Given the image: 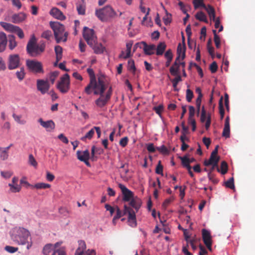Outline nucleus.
Returning a JSON list of instances; mask_svg holds the SVG:
<instances>
[{"mask_svg":"<svg viewBox=\"0 0 255 255\" xmlns=\"http://www.w3.org/2000/svg\"><path fill=\"white\" fill-rule=\"evenodd\" d=\"M11 239L19 245H24L27 243V240L30 236L29 231L22 227H15L10 231Z\"/></svg>","mask_w":255,"mask_h":255,"instance_id":"obj_1","label":"nucleus"},{"mask_svg":"<svg viewBox=\"0 0 255 255\" xmlns=\"http://www.w3.org/2000/svg\"><path fill=\"white\" fill-rule=\"evenodd\" d=\"M49 24L54 32L56 42H66L68 33L65 31L64 25L57 21H50Z\"/></svg>","mask_w":255,"mask_h":255,"instance_id":"obj_2","label":"nucleus"},{"mask_svg":"<svg viewBox=\"0 0 255 255\" xmlns=\"http://www.w3.org/2000/svg\"><path fill=\"white\" fill-rule=\"evenodd\" d=\"M45 49L44 44L38 45L36 43V39L34 35L31 37L26 46L27 53L32 57H36L43 52Z\"/></svg>","mask_w":255,"mask_h":255,"instance_id":"obj_3","label":"nucleus"},{"mask_svg":"<svg viewBox=\"0 0 255 255\" xmlns=\"http://www.w3.org/2000/svg\"><path fill=\"white\" fill-rule=\"evenodd\" d=\"M95 15L101 21L106 22L114 18L117 13L110 5H108L102 8L96 9Z\"/></svg>","mask_w":255,"mask_h":255,"instance_id":"obj_4","label":"nucleus"},{"mask_svg":"<svg viewBox=\"0 0 255 255\" xmlns=\"http://www.w3.org/2000/svg\"><path fill=\"white\" fill-rule=\"evenodd\" d=\"M57 89L62 94L67 93L70 88V76L68 74H65L62 76L56 85Z\"/></svg>","mask_w":255,"mask_h":255,"instance_id":"obj_5","label":"nucleus"},{"mask_svg":"<svg viewBox=\"0 0 255 255\" xmlns=\"http://www.w3.org/2000/svg\"><path fill=\"white\" fill-rule=\"evenodd\" d=\"M26 65L28 70L35 73H43L44 72L42 63L34 60H27Z\"/></svg>","mask_w":255,"mask_h":255,"instance_id":"obj_6","label":"nucleus"},{"mask_svg":"<svg viewBox=\"0 0 255 255\" xmlns=\"http://www.w3.org/2000/svg\"><path fill=\"white\" fill-rule=\"evenodd\" d=\"M83 35L89 46H93L94 42L97 41V36L93 29L85 26L83 28Z\"/></svg>","mask_w":255,"mask_h":255,"instance_id":"obj_7","label":"nucleus"},{"mask_svg":"<svg viewBox=\"0 0 255 255\" xmlns=\"http://www.w3.org/2000/svg\"><path fill=\"white\" fill-rule=\"evenodd\" d=\"M94 85V94L95 95L104 94L105 91L106 89V85L103 79L101 78H99L98 82L96 80L93 82Z\"/></svg>","mask_w":255,"mask_h":255,"instance_id":"obj_8","label":"nucleus"},{"mask_svg":"<svg viewBox=\"0 0 255 255\" xmlns=\"http://www.w3.org/2000/svg\"><path fill=\"white\" fill-rule=\"evenodd\" d=\"M20 57L18 54H10L7 59V67L8 69H16L20 66Z\"/></svg>","mask_w":255,"mask_h":255,"instance_id":"obj_9","label":"nucleus"},{"mask_svg":"<svg viewBox=\"0 0 255 255\" xmlns=\"http://www.w3.org/2000/svg\"><path fill=\"white\" fill-rule=\"evenodd\" d=\"M61 251H65L63 248L55 250L52 244H48L44 247L43 253L44 255H59L60 252Z\"/></svg>","mask_w":255,"mask_h":255,"instance_id":"obj_10","label":"nucleus"},{"mask_svg":"<svg viewBox=\"0 0 255 255\" xmlns=\"http://www.w3.org/2000/svg\"><path fill=\"white\" fill-rule=\"evenodd\" d=\"M119 187L122 192L123 201L129 202L134 197L133 192L128 189L123 184H119Z\"/></svg>","mask_w":255,"mask_h":255,"instance_id":"obj_11","label":"nucleus"},{"mask_svg":"<svg viewBox=\"0 0 255 255\" xmlns=\"http://www.w3.org/2000/svg\"><path fill=\"white\" fill-rule=\"evenodd\" d=\"M50 85L47 81L38 80L37 81V88L42 94H44L48 92Z\"/></svg>","mask_w":255,"mask_h":255,"instance_id":"obj_12","label":"nucleus"},{"mask_svg":"<svg viewBox=\"0 0 255 255\" xmlns=\"http://www.w3.org/2000/svg\"><path fill=\"white\" fill-rule=\"evenodd\" d=\"M100 97L95 101V104L98 107L102 108L106 106L108 102L110 101L109 96L101 94Z\"/></svg>","mask_w":255,"mask_h":255,"instance_id":"obj_13","label":"nucleus"},{"mask_svg":"<svg viewBox=\"0 0 255 255\" xmlns=\"http://www.w3.org/2000/svg\"><path fill=\"white\" fill-rule=\"evenodd\" d=\"M38 122L40 125L46 128L47 131H51L55 128V124L52 120H48L45 122L42 120V119L40 118L38 119Z\"/></svg>","mask_w":255,"mask_h":255,"instance_id":"obj_14","label":"nucleus"},{"mask_svg":"<svg viewBox=\"0 0 255 255\" xmlns=\"http://www.w3.org/2000/svg\"><path fill=\"white\" fill-rule=\"evenodd\" d=\"M50 14L56 19L63 20L66 18L63 12L57 7H53L50 11Z\"/></svg>","mask_w":255,"mask_h":255,"instance_id":"obj_15","label":"nucleus"},{"mask_svg":"<svg viewBox=\"0 0 255 255\" xmlns=\"http://www.w3.org/2000/svg\"><path fill=\"white\" fill-rule=\"evenodd\" d=\"M141 43L143 47L142 48L143 49L144 53L146 55H151L154 53V50H155V46L154 44L147 45V43L144 41H141Z\"/></svg>","mask_w":255,"mask_h":255,"instance_id":"obj_16","label":"nucleus"},{"mask_svg":"<svg viewBox=\"0 0 255 255\" xmlns=\"http://www.w3.org/2000/svg\"><path fill=\"white\" fill-rule=\"evenodd\" d=\"M220 157L219 156L211 154L209 159L204 161V165L206 166H209L211 164H214V166H217Z\"/></svg>","mask_w":255,"mask_h":255,"instance_id":"obj_17","label":"nucleus"},{"mask_svg":"<svg viewBox=\"0 0 255 255\" xmlns=\"http://www.w3.org/2000/svg\"><path fill=\"white\" fill-rule=\"evenodd\" d=\"M77 158L81 161H85L86 159H89L90 153L88 149L83 151L78 150L76 152Z\"/></svg>","mask_w":255,"mask_h":255,"instance_id":"obj_18","label":"nucleus"},{"mask_svg":"<svg viewBox=\"0 0 255 255\" xmlns=\"http://www.w3.org/2000/svg\"><path fill=\"white\" fill-rule=\"evenodd\" d=\"M26 16V14L23 12L14 14L11 16V21L14 23H20L25 19Z\"/></svg>","mask_w":255,"mask_h":255,"instance_id":"obj_19","label":"nucleus"},{"mask_svg":"<svg viewBox=\"0 0 255 255\" xmlns=\"http://www.w3.org/2000/svg\"><path fill=\"white\" fill-rule=\"evenodd\" d=\"M129 205L137 211L141 205V200L137 197H133L129 201Z\"/></svg>","mask_w":255,"mask_h":255,"instance_id":"obj_20","label":"nucleus"},{"mask_svg":"<svg viewBox=\"0 0 255 255\" xmlns=\"http://www.w3.org/2000/svg\"><path fill=\"white\" fill-rule=\"evenodd\" d=\"M230 119L229 117H227L226 118L224 128L223 129V131L222 133L223 136L225 137L226 138H228L230 137Z\"/></svg>","mask_w":255,"mask_h":255,"instance_id":"obj_21","label":"nucleus"},{"mask_svg":"<svg viewBox=\"0 0 255 255\" xmlns=\"http://www.w3.org/2000/svg\"><path fill=\"white\" fill-rule=\"evenodd\" d=\"M7 40L6 34L3 32H0V52H3L7 44Z\"/></svg>","mask_w":255,"mask_h":255,"instance_id":"obj_22","label":"nucleus"},{"mask_svg":"<svg viewBox=\"0 0 255 255\" xmlns=\"http://www.w3.org/2000/svg\"><path fill=\"white\" fill-rule=\"evenodd\" d=\"M126 214L128 215V219H135V213L134 211L130 207H128L127 205H125L124 206V210L123 211V215H125Z\"/></svg>","mask_w":255,"mask_h":255,"instance_id":"obj_23","label":"nucleus"},{"mask_svg":"<svg viewBox=\"0 0 255 255\" xmlns=\"http://www.w3.org/2000/svg\"><path fill=\"white\" fill-rule=\"evenodd\" d=\"M93 48L96 54H99L104 52L105 47L101 44L98 43L97 41L94 42L93 46H90Z\"/></svg>","mask_w":255,"mask_h":255,"instance_id":"obj_24","label":"nucleus"},{"mask_svg":"<svg viewBox=\"0 0 255 255\" xmlns=\"http://www.w3.org/2000/svg\"><path fill=\"white\" fill-rule=\"evenodd\" d=\"M0 25L7 31L10 32H13L14 31V30H15V28H16V25H14L12 24L2 22H0Z\"/></svg>","mask_w":255,"mask_h":255,"instance_id":"obj_25","label":"nucleus"},{"mask_svg":"<svg viewBox=\"0 0 255 255\" xmlns=\"http://www.w3.org/2000/svg\"><path fill=\"white\" fill-rule=\"evenodd\" d=\"M79 247L76 250L75 255H83L84 251L86 248V245L84 241H79L78 242Z\"/></svg>","mask_w":255,"mask_h":255,"instance_id":"obj_26","label":"nucleus"},{"mask_svg":"<svg viewBox=\"0 0 255 255\" xmlns=\"http://www.w3.org/2000/svg\"><path fill=\"white\" fill-rule=\"evenodd\" d=\"M180 63L175 61L174 64L170 68V72L173 76L178 75L179 73Z\"/></svg>","mask_w":255,"mask_h":255,"instance_id":"obj_27","label":"nucleus"},{"mask_svg":"<svg viewBox=\"0 0 255 255\" xmlns=\"http://www.w3.org/2000/svg\"><path fill=\"white\" fill-rule=\"evenodd\" d=\"M8 40L9 48L12 50L17 46L15 37L13 35H8Z\"/></svg>","mask_w":255,"mask_h":255,"instance_id":"obj_28","label":"nucleus"},{"mask_svg":"<svg viewBox=\"0 0 255 255\" xmlns=\"http://www.w3.org/2000/svg\"><path fill=\"white\" fill-rule=\"evenodd\" d=\"M185 44L184 43V44L181 45V43H179L177 47V54H180V55H182V60L185 57Z\"/></svg>","mask_w":255,"mask_h":255,"instance_id":"obj_29","label":"nucleus"},{"mask_svg":"<svg viewBox=\"0 0 255 255\" xmlns=\"http://www.w3.org/2000/svg\"><path fill=\"white\" fill-rule=\"evenodd\" d=\"M166 44L164 42H160L157 45L156 54L157 55H162L166 48Z\"/></svg>","mask_w":255,"mask_h":255,"instance_id":"obj_30","label":"nucleus"},{"mask_svg":"<svg viewBox=\"0 0 255 255\" xmlns=\"http://www.w3.org/2000/svg\"><path fill=\"white\" fill-rule=\"evenodd\" d=\"M55 52L56 55V63L59 61L62 57V48L61 46L57 45L55 47Z\"/></svg>","mask_w":255,"mask_h":255,"instance_id":"obj_31","label":"nucleus"},{"mask_svg":"<svg viewBox=\"0 0 255 255\" xmlns=\"http://www.w3.org/2000/svg\"><path fill=\"white\" fill-rule=\"evenodd\" d=\"M195 17L197 19L201 21H204L206 23L208 22L207 16L202 11L198 12L195 15Z\"/></svg>","mask_w":255,"mask_h":255,"instance_id":"obj_32","label":"nucleus"},{"mask_svg":"<svg viewBox=\"0 0 255 255\" xmlns=\"http://www.w3.org/2000/svg\"><path fill=\"white\" fill-rule=\"evenodd\" d=\"M182 165L187 168V169H189L190 168H191V166L190 165L189 158L187 157V156H184L183 157H180Z\"/></svg>","mask_w":255,"mask_h":255,"instance_id":"obj_33","label":"nucleus"},{"mask_svg":"<svg viewBox=\"0 0 255 255\" xmlns=\"http://www.w3.org/2000/svg\"><path fill=\"white\" fill-rule=\"evenodd\" d=\"M8 186L10 187V190L11 192L16 193L18 192L20 190L21 187L17 184H13L9 183Z\"/></svg>","mask_w":255,"mask_h":255,"instance_id":"obj_34","label":"nucleus"},{"mask_svg":"<svg viewBox=\"0 0 255 255\" xmlns=\"http://www.w3.org/2000/svg\"><path fill=\"white\" fill-rule=\"evenodd\" d=\"M95 133V130L94 128L89 131L85 136L82 137L81 139L83 141H85L86 139H91Z\"/></svg>","mask_w":255,"mask_h":255,"instance_id":"obj_35","label":"nucleus"},{"mask_svg":"<svg viewBox=\"0 0 255 255\" xmlns=\"http://www.w3.org/2000/svg\"><path fill=\"white\" fill-rule=\"evenodd\" d=\"M128 70L131 71L133 74H134L136 68L134 65V62L133 60L130 59L128 60Z\"/></svg>","mask_w":255,"mask_h":255,"instance_id":"obj_36","label":"nucleus"},{"mask_svg":"<svg viewBox=\"0 0 255 255\" xmlns=\"http://www.w3.org/2000/svg\"><path fill=\"white\" fill-rule=\"evenodd\" d=\"M8 152L3 149V147H0V158L2 160H6L8 158Z\"/></svg>","mask_w":255,"mask_h":255,"instance_id":"obj_37","label":"nucleus"},{"mask_svg":"<svg viewBox=\"0 0 255 255\" xmlns=\"http://www.w3.org/2000/svg\"><path fill=\"white\" fill-rule=\"evenodd\" d=\"M77 10L79 14L84 15L85 14V5L84 4H77Z\"/></svg>","mask_w":255,"mask_h":255,"instance_id":"obj_38","label":"nucleus"},{"mask_svg":"<svg viewBox=\"0 0 255 255\" xmlns=\"http://www.w3.org/2000/svg\"><path fill=\"white\" fill-rule=\"evenodd\" d=\"M219 111L221 116V119L222 120L224 116L225 111L223 104V97H222L219 101Z\"/></svg>","mask_w":255,"mask_h":255,"instance_id":"obj_39","label":"nucleus"},{"mask_svg":"<svg viewBox=\"0 0 255 255\" xmlns=\"http://www.w3.org/2000/svg\"><path fill=\"white\" fill-rule=\"evenodd\" d=\"M213 33L214 34V41L215 43L216 46L217 48H219L220 46V37L217 34L216 30H213Z\"/></svg>","mask_w":255,"mask_h":255,"instance_id":"obj_40","label":"nucleus"},{"mask_svg":"<svg viewBox=\"0 0 255 255\" xmlns=\"http://www.w3.org/2000/svg\"><path fill=\"white\" fill-rule=\"evenodd\" d=\"M132 45V43L130 42L127 43L126 44L127 47V54L125 56H124V59H127L130 57L131 54V49Z\"/></svg>","mask_w":255,"mask_h":255,"instance_id":"obj_41","label":"nucleus"},{"mask_svg":"<svg viewBox=\"0 0 255 255\" xmlns=\"http://www.w3.org/2000/svg\"><path fill=\"white\" fill-rule=\"evenodd\" d=\"M93 82L90 81L89 84L85 88V92L87 95H90L92 92V90H94Z\"/></svg>","mask_w":255,"mask_h":255,"instance_id":"obj_42","label":"nucleus"},{"mask_svg":"<svg viewBox=\"0 0 255 255\" xmlns=\"http://www.w3.org/2000/svg\"><path fill=\"white\" fill-rule=\"evenodd\" d=\"M16 75L19 81L22 80L25 76L24 68H21L20 71H18L16 72Z\"/></svg>","mask_w":255,"mask_h":255,"instance_id":"obj_43","label":"nucleus"},{"mask_svg":"<svg viewBox=\"0 0 255 255\" xmlns=\"http://www.w3.org/2000/svg\"><path fill=\"white\" fill-rule=\"evenodd\" d=\"M194 8L195 9H197L199 8V7H205V4L203 3V0H193V1Z\"/></svg>","mask_w":255,"mask_h":255,"instance_id":"obj_44","label":"nucleus"},{"mask_svg":"<svg viewBox=\"0 0 255 255\" xmlns=\"http://www.w3.org/2000/svg\"><path fill=\"white\" fill-rule=\"evenodd\" d=\"M50 185L49 184L45 183H38L34 185V187L36 189H46L49 188L50 187Z\"/></svg>","mask_w":255,"mask_h":255,"instance_id":"obj_45","label":"nucleus"},{"mask_svg":"<svg viewBox=\"0 0 255 255\" xmlns=\"http://www.w3.org/2000/svg\"><path fill=\"white\" fill-rule=\"evenodd\" d=\"M13 32L15 33L18 37L20 39H22L24 37V34L22 29L17 26H16V28Z\"/></svg>","mask_w":255,"mask_h":255,"instance_id":"obj_46","label":"nucleus"},{"mask_svg":"<svg viewBox=\"0 0 255 255\" xmlns=\"http://www.w3.org/2000/svg\"><path fill=\"white\" fill-rule=\"evenodd\" d=\"M221 169L220 172L221 174H225L227 173L228 171V165L225 161H223L221 162Z\"/></svg>","mask_w":255,"mask_h":255,"instance_id":"obj_47","label":"nucleus"},{"mask_svg":"<svg viewBox=\"0 0 255 255\" xmlns=\"http://www.w3.org/2000/svg\"><path fill=\"white\" fill-rule=\"evenodd\" d=\"M58 75L59 72L58 71H54L50 73L49 78L52 84L54 83L55 79L58 76Z\"/></svg>","mask_w":255,"mask_h":255,"instance_id":"obj_48","label":"nucleus"},{"mask_svg":"<svg viewBox=\"0 0 255 255\" xmlns=\"http://www.w3.org/2000/svg\"><path fill=\"white\" fill-rule=\"evenodd\" d=\"M28 163L34 167L37 166V163L32 154H30L28 157Z\"/></svg>","mask_w":255,"mask_h":255,"instance_id":"obj_49","label":"nucleus"},{"mask_svg":"<svg viewBox=\"0 0 255 255\" xmlns=\"http://www.w3.org/2000/svg\"><path fill=\"white\" fill-rule=\"evenodd\" d=\"M87 71L90 77V81L95 82V80H96V79L93 70L91 68H88Z\"/></svg>","mask_w":255,"mask_h":255,"instance_id":"obj_50","label":"nucleus"},{"mask_svg":"<svg viewBox=\"0 0 255 255\" xmlns=\"http://www.w3.org/2000/svg\"><path fill=\"white\" fill-rule=\"evenodd\" d=\"M18 248L9 246H6L4 247V250L9 253H14L18 251Z\"/></svg>","mask_w":255,"mask_h":255,"instance_id":"obj_51","label":"nucleus"},{"mask_svg":"<svg viewBox=\"0 0 255 255\" xmlns=\"http://www.w3.org/2000/svg\"><path fill=\"white\" fill-rule=\"evenodd\" d=\"M176 77L171 80L174 88H176L178 82L182 80L181 76L178 74Z\"/></svg>","mask_w":255,"mask_h":255,"instance_id":"obj_52","label":"nucleus"},{"mask_svg":"<svg viewBox=\"0 0 255 255\" xmlns=\"http://www.w3.org/2000/svg\"><path fill=\"white\" fill-rule=\"evenodd\" d=\"M225 185L228 188H229L230 189H234L235 188L234 178L232 177L229 180L225 182Z\"/></svg>","mask_w":255,"mask_h":255,"instance_id":"obj_53","label":"nucleus"},{"mask_svg":"<svg viewBox=\"0 0 255 255\" xmlns=\"http://www.w3.org/2000/svg\"><path fill=\"white\" fill-rule=\"evenodd\" d=\"M186 100L188 102H190L191 101V100L193 97V93L191 90L188 89L186 90Z\"/></svg>","mask_w":255,"mask_h":255,"instance_id":"obj_54","label":"nucleus"},{"mask_svg":"<svg viewBox=\"0 0 255 255\" xmlns=\"http://www.w3.org/2000/svg\"><path fill=\"white\" fill-rule=\"evenodd\" d=\"M156 149L159 152H160L164 154H167L169 153V151H168V149L164 145H161V146H159V147H157Z\"/></svg>","mask_w":255,"mask_h":255,"instance_id":"obj_55","label":"nucleus"},{"mask_svg":"<svg viewBox=\"0 0 255 255\" xmlns=\"http://www.w3.org/2000/svg\"><path fill=\"white\" fill-rule=\"evenodd\" d=\"M211 41L209 40L207 43V48L208 51L210 55L211 56L212 58H214L215 57L214 53V48L210 46Z\"/></svg>","mask_w":255,"mask_h":255,"instance_id":"obj_56","label":"nucleus"},{"mask_svg":"<svg viewBox=\"0 0 255 255\" xmlns=\"http://www.w3.org/2000/svg\"><path fill=\"white\" fill-rule=\"evenodd\" d=\"M163 166L161 164V161H159L158 164L156 166L155 172L158 174H162Z\"/></svg>","mask_w":255,"mask_h":255,"instance_id":"obj_57","label":"nucleus"},{"mask_svg":"<svg viewBox=\"0 0 255 255\" xmlns=\"http://www.w3.org/2000/svg\"><path fill=\"white\" fill-rule=\"evenodd\" d=\"M51 36L52 33L50 30H46L44 31L41 35V36L43 38H44L46 39H49Z\"/></svg>","mask_w":255,"mask_h":255,"instance_id":"obj_58","label":"nucleus"},{"mask_svg":"<svg viewBox=\"0 0 255 255\" xmlns=\"http://www.w3.org/2000/svg\"><path fill=\"white\" fill-rule=\"evenodd\" d=\"M1 175L5 179H8L11 177L12 173L11 172L9 171H1L0 172Z\"/></svg>","mask_w":255,"mask_h":255,"instance_id":"obj_59","label":"nucleus"},{"mask_svg":"<svg viewBox=\"0 0 255 255\" xmlns=\"http://www.w3.org/2000/svg\"><path fill=\"white\" fill-rule=\"evenodd\" d=\"M206 120V112L205 110L204 107H202L201 115V121L204 123Z\"/></svg>","mask_w":255,"mask_h":255,"instance_id":"obj_60","label":"nucleus"},{"mask_svg":"<svg viewBox=\"0 0 255 255\" xmlns=\"http://www.w3.org/2000/svg\"><path fill=\"white\" fill-rule=\"evenodd\" d=\"M208 12L209 15H211L212 13L215 12L214 8L210 5H205V7H203Z\"/></svg>","mask_w":255,"mask_h":255,"instance_id":"obj_61","label":"nucleus"},{"mask_svg":"<svg viewBox=\"0 0 255 255\" xmlns=\"http://www.w3.org/2000/svg\"><path fill=\"white\" fill-rule=\"evenodd\" d=\"M165 57L167 60H172L173 55L171 49H168L165 53Z\"/></svg>","mask_w":255,"mask_h":255,"instance_id":"obj_62","label":"nucleus"},{"mask_svg":"<svg viewBox=\"0 0 255 255\" xmlns=\"http://www.w3.org/2000/svg\"><path fill=\"white\" fill-rule=\"evenodd\" d=\"M218 68V66L216 62L214 61L210 66V70L212 73H215L216 72Z\"/></svg>","mask_w":255,"mask_h":255,"instance_id":"obj_63","label":"nucleus"},{"mask_svg":"<svg viewBox=\"0 0 255 255\" xmlns=\"http://www.w3.org/2000/svg\"><path fill=\"white\" fill-rule=\"evenodd\" d=\"M208 177L209 179L214 184H217L218 182V180L215 178L214 175L211 174L210 172L208 173Z\"/></svg>","mask_w":255,"mask_h":255,"instance_id":"obj_64","label":"nucleus"}]
</instances>
